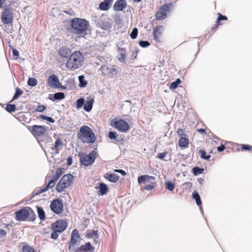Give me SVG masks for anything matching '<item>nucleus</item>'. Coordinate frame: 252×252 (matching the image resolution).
<instances>
[{
  "label": "nucleus",
  "mask_w": 252,
  "mask_h": 252,
  "mask_svg": "<svg viewBox=\"0 0 252 252\" xmlns=\"http://www.w3.org/2000/svg\"><path fill=\"white\" fill-rule=\"evenodd\" d=\"M69 30L74 34H87L86 31L89 26L88 21L80 18H74L70 20Z\"/></svg>",
  "instance_id": "nucleus-1"
},
{
  "label": "nucleus",
  "mask_w": 252,
  "mask_h": 252,
  "mask_svg": "<svg viewBox=\"0 0 252 252\" xmlns=\"http://www.w3.org/2000/svg\"><path fill=\"white\" fill-rule=\"evenodd\" d=\"M77 137L83 143H94L96 139L94 133L87 126H83L80 128Z\"/></svg>",
  "instance_id": "nucleus-2"
},
{
  "label": "nucleus",
  "mask_w": 252,
  "mask_h": 252,
  "mask_svg": "<svg viewBox=\"0 0 252 252\" xmlns=\"http://www.w3.org/2000/svg\"><path fill=\"white\" fill-rule=\"evenodd\" d=\"M96 26L105 31L110 30L112 28V25L110 23L109 18L105 14L100 16H94L93 17Z\"/></svg>",
  "instance_id": "nucleus-3"
},
{
  "label": "nucleus",
  "mask_w": 252,
  "mask_h": 252,
  "mask_svg": "<svg viewBox=\"0 0 252 252\" xmlns=\"http://www.w3.org/2000/svg\"><path fill=\"white\" fill-rule=\"evenodd\" d=\"M73 179V176L71 174L64 175L57 183L56 189L59 193L62 192L64 189L70 186Z\"/></svg>",
  "instance_id": "nucleus-4"
},
{
  "label": "nucleus",
  "mask_w": 252,
  "mask_h": 252,
  "mask_svg": "<svg viewBox=\"0 0 252 252\" xmlns=\"http://www.w3.org/2000/svg\"><path fill=\"white\" fill-rule=\"evenodd\" d=\"M96 153L94 150L92 151L89 154H79L81 165L88 166L93 164L96 158Z\"/></svg>",
  "instance_id": "nucleus-5"
},
{
  "label": "nucleus",
  "mask_w": 252,
  "mask_h": 252,
  "mask_svg": "<svg viewBox=\"0 0 252 252\" xmlns=\"http://www.w3.org/2000/svg\"><path fill=\"white\" fill-rule=\"evenodd\" d=\"M3 9L0 18L2 22L4 25H9L13 23V9L10 6H6Z\"/></svg>",
  "instance_id": "nucleus-6"
},
{
  "label": "nucleus",
  "mask_w": 252,
  "mask_h": 252,
  "mask_svg": "<svg viewBox=\"0 0 252 252\" xmlns=\"http://www.w3.org/2000/svg\"><path fill=\"white\" fill-rule=\"evenodd\" d=\"M110 125L120 132H126L129 129L128 123L122 119H113L111 120Z\"/></svg>",
  "instance_id": "nucleus-7"
},
{
  "label": "nucleus",
  "mask_w": 252,
  "mask_h": 252,
  "mask_svg": "<svg viewBox=\"0 0 252 252\" xmlns=\"http://www.w3.org/2000/svg\"><path fill=\"white\" fill-rule=\"evenodd\" d=\"M172 5V3H169L162 5L159 8L156 14V19L157 20H162L166 18L167 12L169 10Z\"/></svg>",
  "instance_id": "nucleus-8"
},
{
  "label": "nucleus",
  "mask_w": 252,
  "mask_h": 252,
  "mask_svg": "<svg viewBox=\"0 0 252 252\" xmlns=\"http://www.w3.org/2000/svg\"><path fill=\"white\" fill-rule=\"evenodd\" d=\"M100 70L103 74L110 77H112L118 73V70L115 67V65H113L112 64H103L101 66Z\"/></svg>",
  "instance_id": "nucleus-9"
},
{
  "label": "nucleus",
  "mask_w": 252,
  "mask_h": 252,
  "mask_svg": "<svg viewBox=\"0 0 252 252\" xmlns=\"http://www.w3.org/2000/svg\"><path fill=\"white\" fill-rule=\"evenodd\" d=\"M50 208L51 210L54 213L58 215L63 211V204L60 198H56L53 200L50 204Z\"/></svg>",
  "instance_id": "nucleus-10"
},
{
  "label": "nucleus",
  "mask_w": 252,
  "mask_h": 252,
  "mask_svg": "<svg viewBox=\"0 0 252 252\" xmlns=\"http://www.w3.org/2000/svg\"><path fill=\"white\" fill-rule=\"evenodd\" d=\"M67 226V223L66 220L59 219L56 222L52 223V231H56L61 233L66 229Z\"/></svg>",
  "instance_id": "nucleus-11"
},
{
  "label": "nucleus",
  "mask_w": 252,
  "mask_h": 252,
  "mask_svg": "<svg viewBox=\"0 0 252 252\" xmlns=\"http://www.w3.org/2000/svg\"><path fill=\"white\" fill-rule=\"evenodd\" d=\"M16 220L17 221H24L29 216L28 207L19 209L15 212Z\"/></svg>",
  "instance_id": "nucleus-12"
},
{
  "label": "nucleus",
  "mask_w": 252,
  "mask_h": 252,
  "mask_svg": "<svg viewBox=\"0 0 252 252\" xmlns=\"http://www.w3.org/2000/svg\"><path fill=\"white\" fill-rule=\"evenodd\" d=\"M83 61L84 56L82 54L80 51H77L70 55L66 63H72V62L74 63L78 62V63H81Z\"/></svg>",
  "instance_id": "nucleus-13"
},
{
  "label": "nucleus",
  "mask_w": 252,
  "mask_h": 252,
  "mask_svg": "<svg viewBox=\"0 0 252 252\" xmlns=\"http://www.w3.org/2000/svg\"><path fill=\"white\" fill-rule=\"evenodd\" d=\"M94 247L90 242H88L86 243L85 245L77 247L75 249V252H94Z\"/></svg>",
  "instance_id": "nucleus-14"
},
{
  "label": "nucleus",
  "mask_w": 252,
  "mask_h": 252,
  "mask_svg": "<svg viewBox=\"0 0 252 252\" xmlns=\"http://www.w3.org/2000/svg\"><path fill=\"white\" fill-rule=\"evenodd\" d=\"M47 128L44 126L33 125L32 131L34 135L41 136L44 135L46 132Z\"/></svg>",
  "instance_id": "nucleus-15"
},
{
  "label": "nucleus",
  "mask_w": 252,
  "mask_h": 252,
  "mask_svg": "<svg viewBox=\"0 0 252 252\" xmlns=\"http://www.w3.org/2000/svg\"><path fill=\"white\" fill-rule=\"evenodd\" d=\"M127 7L126 0H117L113 5V10L115 11H121Z\"/></svg>",
  "instance_id": "nucleus-16"
},
{
  "label": "nucleus",
  "mask_w": 252,
  "mask_h": 252,
  "mask_svg": "<svg viewBox=\"0 0 252 252\" xmlns=\"http://www.w3.org/2000/svg\"><path fill=\"white\" fill-rule=\"evenodd\" d=\"M47 83L51 88H57L59 87L60 82L58 77L55 74H52L49 76Z\"/></svg>",
  "instance_id": "nucleus-17"
},
{
  "label": "nucleus",
  "mask_w": 252,
  "mask_h": 252,
  "mask_svg": "<svg viewBox=\"0 0 252 252\" xmlns=\"http://www.w3.org/2000/svg\"><path fill=\"white\" fill-rule=\"evenodd\" d=\"M156 177L148 175H141L138 177V182L139 184H145L146 182L154 184Z\"/></svg>",
  "instance_id": "nucleus-18"
},
{
  "label": "nucleus",
  "mask_w": 252,
  "mask_h": 252,
  "mask_svg": "<svg viewBox=\"0 0 252 252\" xmlns=\"http://www.w3.org/2000/svg\"><path fill=\"white\" fill-rule=\"evenodd\" d=\"M58 54L61 57L68 60L71 55V50L66 46H63L58 50Z\"/></svg>",
  "instance_id": "nucleus-19"
},
{
  "label": "nucleus",
  "mask_w": 252,
  "mask_h": 252,
  "mask_svg": "<svg viewBox=\"0 0 252 252\" xmlns=\"http://www.w3.org/2000/svg\"><path fill=\"white\" fill-rule=\"evenodd\" d=\"M104 177L112 183H116L120 178V176L118 174L111 172H107L105 173L104 175Z\"/></svg>",
  "instance_id": "nucleus-20"
},
{
  "label": "nucleus",
  "mask_w": 252,
  "mask_h": 252,
  "mask_svg": "<svg viewBox=\"0 0 252 252\" xmlns=\"http://www.w3.org/2000/svg\"><path fill=\"white\" fill-rule=\"evenodd\" d=\"M65 97L64 94L63 92H58L54 94H49L48 98L53 101L60 100Z\"/></svg>",
  "instance_id": "nucleus-21"
},
{
  "label": "nucleus",
  "mask_w": 252,
  "mask_h": 252,
  "mask_svg": "<svg viewBox=\"0 0 252 252\" xmlns=\"http://www.w3.org/2000/svg\"><path fill=\"white\" fill-rule=\"evenodd\" d=\"M94 103V98L89 97H87V99L86 101H85L84 105V109L86 112H90L92 108L93 104Z\"/></svg>",
  "instance_id": "nucleus-22"
},
{
  "label": "nucleus",
  "mask_w": 252,
  "mask_h": 252,
  "mask_svg": "<svg viewBox=\"0 0 252 252\" xmlns=\"http://www.w3.org/2000/svg\"><path fill=\"white\" fill-rule=\"evenodd\" d=\"M113 0H104L99 4V8L103 11L108 10L111 7Z\"/></svg>",
  "instance_id": "nucleus-23"
},
{
  "label": "nucleus",
  "mask_w": 252,
  "mask_h": 252,
  "mask_svg": "<svg viewBox=\"0 0 252 252\" xmlns=\"http://www.w3.org/2000/svg\"><path fill=\"white\" fill-rule=\"evenodd\" d=\"M95 189H99V192L98 194L100 195L106 194L108 191V188L107 186L104 183H100L99 187H95Z\"/></svg>",
  "instance_id": "nucleus-24"
},
{
  "label": "nucleus",
  "mask_w": 252,
  "mask_h": 252,
  "mask_svg": "<svg viewBox=\"0 0 252 252\" xmlns=\"http://www.w3.org/2000/svg\"><path fill=\"white\" fill-rule=\"evenodd\" d=\"M163 29V26L159 25L156 26L154 29H153V37L154 39L155 40H158L159 39V36H160L161 33L160 31V30H162Z\"/></svg>",
  "instance_id": "nucleus-25"
},
{
  "label": "nucleus",
  "mask_w": 252,
  "mask_h": 252,
  "mask_svg": "<svg viewBox=\"0 0 252 252\" xmlns=\"http://www.w3.org/2000/svg\"><path fill=\"white\" fill-rule=\"evenodd\" d=\"M78 242H80V241H78L76 238L71 237L70 240L68 243V250L70 252H75L76 248L74 246L77 244Z\"/></svg>",
  "instance_id": "nucleus-26"
},
{
  "label": "nucleus",
  "mask_w": 252,
  "mask_h": 252,
  "mask_svg": "<svg viewBox=\"0 0 252 252\" xmlns=\"http://www.w3.org/2000/svg\"><path fill=\"white\" fill-rule=\"evenodd\" d=\"M227 19V17L226 16L222 15L220 13H219L216 25H215V27L212 28V31L215 32L216 30L217 27L221 24L220 21L222 20H226Z\"/></svg>",
  "instance_id": "nucleus-27"
},
{
  "label": "nucleus",
  "mask_w": 252,
  "mask_h": 252,
  "mask_svg": "<svg viewBox=\"0 0 252 252\" xmlns=\"http://www.w3.org/2000/svg\"><path fill=\"white\" fill-rule=\"evenodd\" d=\"M86 237L89 238H92L96 241V240L98 238V235L96 230H91L87 231L86 234Z\"/></svg>",
  "instance_id": "nucleus-28"
},
{
  "label": "nucleus",
  "mask_w": 252,
  "mask_h": 252,
  "mask_svg": "<svg viewBox=\"0 0 252 252\" xmlns=\"http://www.w3.org/2000/svg\"><path fill=\"white\" fill-rule=\"evenodd\" d=\"M189 143V141L187 138L181 137L179 140L178 144L180 147L184 148L188 147Z\"/></svg>",
  "instance_id": "nucleus-29"
},
{
  "label": "nucleus",
  "mask_w": 252,
  "mask_h": 252,
  "mask_svg": "<svg viewBox=\"0 0 252 252\" xmlns=\"http://www.w3.org/2000/svg\"><path fill=\"white\" fill-rule=\"evenodd\" d=\"M63 145V142L62 141V140L60 138H58L55 142L54 146L51 148L52 150H56V154H59L60 149L59 147L60 146H62Z\"/></svg>",
  "instance_id": "nucleus-30"
},
{
  "label": "nucleus",
  "mask_w": 252,
  "mask_h": 252,
  "mask_svg": "<svg viewBox=\"0 0 252 252\" xmlns=\"http://www.w3.org/2000/svg\"><path fill=\"white\" fill-rule=\"evenodd\" d=\"M37 212L38 217L41 220H43L45 219V214L42 207L40 206H37Z\"/></svg>",
  "instance_id": "nucleus-31"
},
{
  "label": "nucleus",
  "mask_w": 252,
  "mask_h": 252,
  "mask_svg": "<svg viewBox=\"0 0 252 252\" xmlns=\"http://www.w3.org/2000/svg\"><path fill=\"white\" fill-rule=\"evenodd\" d=\"M83 64H61V67H63L64 66L70 69L71 70H74L79 68Z\"/></svg>",
  "instance_id": "nucleus-32"
},
{
  "label": "nucleus",
  "mask_w": 252,
  "mask_h": 252,
  "mask_svg": "<svg viewBox=\"0 0 252 252\" xmlns=\"http://www.w3.org/2000/svg\"><path fill=\"white\" fill-rule=\"evenodd\" d=\"M192 198L195 200L196 203L198 206L201 205L202 201H201V200L200 198V196L199 193L197 191H194L192 192Z\"/></svg>",
  "instance_id": "nucleus-33"
},
{
  "label": "nucleus",
  "mask_w": 252,
  "mask_h": 252,
  "mask_svg": "<svg viewBox=\"0 0 252 252\" xmlns=\"http://www.w3.org/2000/svg\"><path fill=\"white\" fill-rule=\"evenodd\" d=\"M191 171L193 174L196 176L203 173L204 171V169L203 168H200L198 166H195L192 168Z\"/></svg>",
  "instance_id": "nucleus-34"
},
{
  "label": "nucleus",
  "mask_w": 252,
  "mask_h": 252,
  "mask_svg": "<svg viewBox=\"0 0 252 252\" xmlns=\"http://www.w3.org/2000/svg\"><path fill=\"white\" fill-rule=\"evenodd\" d=\"M175 187V184L171 181H167L165 182V189L170 191L174 190Z\"/></svg>",
  "instance_id": "nucleus-35"
},
{
  "label": "nucleus",
  "mask_w": 252,
  "mask_h": 252,
  "mask_svg": "<svg viewBox=\"0 0 252 252\" xmlns=\"http://www.w3.org/2000/svg\"><path fill=\"white\" fill-rule=\"evenodd\" d=\"M46 191V189L44 188L41 189H34L32 194L31 197H30V199L34 198L35 196L39 195L40 194Z\"/></svg>",
  "instance_id": "nucleus-36"
},
{
  "label": "nucleus",
  "mask_w": 252,
  "mask_h": 252,
  "mask_svg": "<svg viewBox=\"0 0 252 252\" xmlns=\"http://www.w3.org/2000/svg\"><path fill=\"white\" fill-rule=\"evenodd\" d=\"M78 80L79 82V86L80 88H84L88 84V82L85 80L84 76L83 75H80L78 77Z\"/></svg>",
  "instance_id": "nucleus-37"
},
{
  "label": "nucleus",
  "mask_w": 252,
  "mask_h": 252,
  "mask_svg": "<svg viewBox=\"0 0 252 252\" xmlns=\"http://www.w3.org/2000/svg\"><path fill=\"white\" fill-rule=\"evenodd\" d=\"M23 93V91L18 87H17L15 89V93L13 96L12 99L11 101H12L13 100L17 99Z\"/></svg>",
  "instance_id": "nucleus-38"
},
{
  "label": "nucleus",
  "mask_w": 252,
  "mask_h": 252,
  "mask_svg": "<svg viewBox=\"0 0 252 252\" xmlns=\"http://www.w3.org/2000/svg\"><path fill=\"white\" fill-rule=\"evenodd\" d=\"M181 80L180 78L177 79L175 81L172 82L169 86V88L171 90H174L176 89L179 85L181 83Z\"/></svg>",
  "instance_id": "nucleus-39"
},
{
  "label": "nucleus",
  "mask_w": 252,
  "mask_h": 252,
  "mask_svg": "<svg viewBox=\"0 0 252 252\" xmlns=\"http://www.w3.org/2000/svg\"><path fill=\"white\" fill-rule=\"evenodd\" d=\"M28 211L29 212V216L28 218L29 219V220L33 221L36 219V216L33 212V211L29 207H28Z\"/></svg>",
  "instance_id": "nucleus-40"
},
{
  "label": "nucleus",
  "mask_w": 252,
  "mask_h": 252,
  "mask_svg": "<svg viewBox=\"0 0 252 252\" xmlns=\"http://www.w3.org/2000/svg\"><path fill=\"white\" fill-rule=\"evenodd\" d=\"M85 99L83 97H80L76 100V108L80 109L84 105Z\"/></svg>",
  "instance_id": "nucleus-41"
},
{
  "label": "nucleus",
  "mask_w": 252,
  "mask_h": 252,
  "mask_svg": "<svg viewBox=\"0 0 252 252\" xmlns=\"http://www.w3.org/2000/svg\"><path fill=\"white\" fill-rule=\"evenodd\" d=\"M113 19L117 25H120L122 23V17L119 13H116L113 16Z\"/></svg>",
  "instance_id": "nucleus-42"
},
{
  "label": "nucleus",
  "mask_w": 252,
  "mask_h": 252,
  "mask_svg": "<svg viewBox=\"0 0 252 252\" xmlns=\"http://www.w3.org/2000/svg\"><path fill=\"white\" fill-rule=\"evenodd\" d=\"M6 110L9 113L14 112L16 110V106L13 104H8L5 108Z\"/></svg>",
  "instance_id": "nucleus-43"
},
{
  "label": "nucleus",
  "mask_w": 252,
  "mask_h": 252,
  "mask_svg": "<svg viewBox=\"0 0 252 252\" xmlns=\"http://www.w3.org/2000/svg\"><path fill=\"white\" fill-rule=\"evenodd\" d=\"M108 136L110 139H114L117 142H119V139H118V135L115 131L109 132Z\"/></svg>",
  "instance_id": "nucleus-44"
},
{
  "label": "nucleus",
  "mask_w": 252,
  "mask_h": 252,
  "mask_svg": "<svg viewBox=\"0 0 252 252\" xmlns=\"http://www.w3.org/2000/svg\"><path fill=\"white\" fill-rule=\"evenodd\" d=\"M28 85L31 87H34L37 84V81L35 78H29L28 80Z\"/></svg>",
  "instance_id": "nucleus-45"
},
{
  "label": "nucleus",
  "mask_w": 252,
  "mask_h": 252,
  "mask_svg": "<svg viewBox=\"0 0 252 252\" xmlns=\"http://www.w3.org/2000/svg\"><path fill=\"white\" fill-rule=\"evenodd\" d=\"M138 33V29L137 28H134L130 34V36L131 38L132 39H135L137 36Z\"/></svg>",
  "instance_id": "nucleus-46"
},
{
  "label": "nucleus",
  "mask_w": 252,
  "mask_h": 252,
  "mask_svg": "<svg viewBox=\"0 0 252 252\" xmlns=\"http://www.w3.org/2000/svg\"><path fill=\"white\" fill-rule=\"evenodd\" d=\"M139 45L143 48H147L150 45V43L147 40H140Z\"/></svg>",
  "instance_id": "nucleus-47"
},
{
  "label": "nucleus",
  "mask_w": 252,
  "mask_h": 252,
  "mask_svg": "<svg viewBox=\"0 0 252 252\" xmlns=\"http://www.w3.org/2000/svg\"><path fill=\"white\" fill-rule=\"evenodd\" d=\"M18 116H19L18 119L20 121H23L25 123L28 122H27V118L23 112L19 113Z\"/></svg>",
  "instance_id": "nucleus-48"
},
{
  "label": "nucleus",
  "mask_w": 252,
  "mask_h": 252,
  "mask_svg": "<svg viewBox=\"0 0 252 252\" xmlns=\"http://www.w3.org/2000/svg\"><path fill=\"white\" fill-rule=\"evenodd\" d=\"M56 182L54 181L53 180L50 179L49 181L48 182V183L46 186V187L44 188V189H46V190H48L49 188H52L55 185Z\"/></svg>",
  "instance_id": "nucleus-49"
},
{
  "label": "nucleus",
  "mask_w": 252,
  "mask_h": 252,
  "mask_svg": "<svg viewBox=\"0 0 252 252\" xmlns=\"http://www.w3.org/2000/svg\"><path fill=\"white\" fill-rule=\"evenodd\" d=\"M22 252H35V251L31 247L24 246L22 249Z\"/></svg>",
  "instance_id": "nucleus-50"
},
{
  "label": "nucleus",
  "mask_w": 252,
  "mask_h": 252,
  "mask_svg": "<svg viewBox=\"0 0 252 252\" xmlns=\"http://www.w3.org/2000/svg\"><path fill=\"white\" fill-rule=\"evenodd\" d=\"M46 109V107L44 105H38L35 111L39 112H43Z\"/></svg>",
  "instance_id": "nucleus-51"
},
{
  "label": "nucleus",
  "mask_w": 252,
  "mask_h": 252,
  "mask_svg": "<svg viewBox=\"0 0 252 252\" xmlns=\"http://www.w3.org/2000/svg\"><path fill=\"white\" fill-rule=\"evenodd\" d=\"M71 237L80 239V236L78 230L76 229H73L71 233Z\"/></svg>",
  "instance_id": "nucleus-52"
},
{
  "label": "nucleus",
  "mask_w": 252,
  "mask_h": 252,
  "mask_svg": "<svg viewBox=\"0 0 252 252\" xmlns=\"http://www.w3.org/2000/svg\"><path fill=\"white\" fill-rule=\"evenodd\" d=\"M156 186V184L155 182L154 184H151V185H147L145 186L144 189L147 190H151L154 189Z\"/></svg>",
  "instance_id": "nucleus-53"
},
{
  "label": "nucleus",
  "mask_w": 252,
  "mask_h": 252,
  "mask_svg": "<svg viewBox=\"0 0 252 252\" xmlns=\"http://www.w3.org/2000/svg\"><path fill=\"white\" fill-rule=\"evenodd\" d=\"M7 0H0V9L5 8L6 6H10V4H6Z\"/></svg>",
  "instance_id": "nucleus-54"
},
{
  "label": "nucleus",
  "mask_w": 252,
  "mask_h": 252,
  "mask_svg": "<svg viewBox=\"0 0 252 252\" xmlns=\"http://www.w3.org/2000/svg\"><path fill=\"white\" fill-rule=\"evenodd\" d=\"M241 146L243 150L249 151L252 150V146L249 145L242 144Z\"/></svg>",
  "instance_id": "nucleus-55"
},
{
  "label": "nucleus",
  "mask_w": 252,
  "mask_h": 252,
  "mask_svg": "<svg viewBox=\"0 0 252 252\" xmlns=\"http://www.w3.org/2000/svg\"><path fill=\"white\" fill-rule=\"evenodd\" d=\"M58 233H59V232L53 231V232L51 234V238L54 240L57 239L59 236Z\"/></svg>",
  "instance_id": "nucleus-56"
},
{
  "label": "nucleus",
  "mask_w": 252,
  "mask_h": 252,
  "mask_svg": "<svg viewBox=\"0 0 252 252\" xmlns=\"http://www.w3.org/2000/svg\"><path fill=\"white\" fill-rule=\"evenodd\" d=\"M167 154V152H166L158 153V154L157 156V157L160 159H163Z\"/></svg>",
  "instance_id": "nucleus-57"
},
{
  "label": "nucleus",
  "mask_w": 252,
  "mask_h": 252,
  "mask_svg": "<svg viewBox=\"0 0 252 252\" xmlns=\"http://www.w3.org/2000/svg\"><path fill=\"white\" fill-rule=\"evenodd\" d=\"M199 153L200 154V158L203 159L205 158V157L207 155L206 152L205 150H200L199 151Z\"/></svg>",
  "instance_id": "nucleus-58"
},
{
  "label": "nucleus",
  "mask_w": 252,
  "mask_h": 252,
  "mask_svg": "<svg viewBox=\"0 0 252 252\" xmlns=\"http://www.w3.org/2000/svg\"><path fill=\"white\" fill-rule=\"evenodd\" d=\"M125 57H126V54H123V53L122 54H119V56H118L119 61L120 62H125Z\"/></svg>",
  "instance_id": "nucleus-59"
},
{
  "label": "nucleus",
  "mask_w": 252,
  "mask_h": 252,
  "mask_svg": "<svg viewBox=\"0 0 252 252\" xmlns=\"http://www.w3.org/2000/svg\"><path fill=\"white\" fill-rule=\"evenodd\" d=\"M6 231L3 229H0V239L4 238L6 235Z\"/></svg>",
  "instance_id": "nucleus-60"
},
{
  "label": "nucleus",
  "mask_w": 252,
  "mask_h": 252,
  "mask_svg": "<svg viewBox=\"0 0 252 252\" xmlns=\"http://www.w3.org/2000/svg\"><path fill=\"white\" fill-rule=\"evenodd\" d=\"M63 168H58L55 174H56V175H57L58 176L60 177V176L63 174Z\"/></svg>",
  "instance_id": "nucleus-61"
},
{
  "label": "nucleus",
  "mask_w": 252,
  "mask_h": 252,
  "mask_svg": "<svg viewBox=\"0 0 252 252\" xmlns=\"http://www.w3.org/2000/svg\"><path fill=\"white\" fill-rule=\"evenodd\" d=\"M177 133L180 136L185 135L184 130L182 128H179L177 130Z\"/></svg>",
  "instance_id": "nucleus-62"
},
{
  "label": "nucleus",
  "mask_w": 252,
  "mask_h": 252,
  "mask_svg": "<svg viewBox=\"0 0 252 252\" xmlns=\"http://www.w3.org/2000/svg\"><path fill=\"white\" fill-rule=\"evenodd\" d=\"M225 148V146L224 145H223L222 144H221L220 146L218 147L217 150L219 152H221L223 151H224Z\"/></svg>",
  "instance_id": "nucleus-63"
},
{
  "label": "nucleus",
  "mask_w": 252,
  "mask_h": 252,
  "mask_svg": "<svg viewBox=\"0 0 252 252\" xmlns=\"http://www.w3.org/2000/svg\"><path fill=\"white\" fill-rule=\"evenodd\" d=\"M72 163V157L70 156L67 158V165L70 166Z\"/></svg>",
  "instance_id": "nucleus-64"
}]
</instances>
